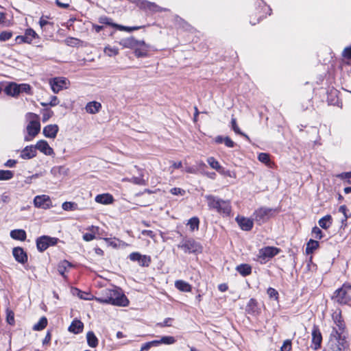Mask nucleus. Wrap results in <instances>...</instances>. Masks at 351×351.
<instances>
[{"label":"nucleus","mask_w":351,"mask_h":351,"mask_svg":"<svg viewBox=\"0 0 351 351\" xmlns=\"http://www.w3.org/2000/svg\"><path fill=\"white\" fill-rule=\"evenodd\" d=\"M96 300L101 304H110L119 306H127L129 300L120 289H108L106 295L97 298Z\"/></svg>","instance_id":"nucleus-1"},{"label":"nucleus","mask_w":351,"mask_h":351,"mask_svg":"<svg viewBox=\"0 0 351 351\" xmlns=\"http://www.w3.org/2000/svg\"><path fill=\"white\" fill-rule=\"evenodd\" d=\"M121 45L125 48L133 49L136 58H146L148 56L149 45L146 44L144 40H137L132 36L123 39Z\"/></svg>","instance_id":"nucleus-2"},{"label":"nucleus","mask_w":351,"mask_h":351,"mask_svg":"<svg viewBox=\"0 0 351 351\" xmlns=\"http://www.w3.org/2000/svg\"><path fill=\"white\" fill-rule=\"evenodd\" d=\"M205 199L210 210H214L218 213L226 216L230 215L232 208L230 201L222 199L213 195H206Z\"/></svg>","instance_id":"nucleus-3"},{"label":"nucleus","mask_w":351,"mask_h":351,"mask_svg":"<svg viewBox=\"0 0 351 351\" xmlns=\"http://www.w3.org/2000/svg\"><path fill=\"white\" fill-rule=\"evenodd\" d=\"M26 117L29 121L26 128L27 135L25 136L24 139L25 141H31L40 132V123L39 117L36 114L29 112Z\"/></svg>","instance_id":"nucleus-4"},{"label":"nucleus","mask_w":351,"mask_h":351,"mask_svg":"<svg viewBox=\"0 0 351 351\" xmlns=\"http://www.w3.org/2000/svg\"><path fill=\"white\" fill-rule=\"evenodd\" d=\"M277 212L278 210L276 208L261 207L254 212L252 215L253 220L258 225H262L274 217Z\"/></svg>","instance_id":"nucleus-5"},{"label":"nucleus","mask_w":351,"mask_h":351,"mask_svg":"<svg viewBox=\"0 0 351 351\" xmlns=\"http://www.w3.org/2000/svg\"><path fill=\"white\" fill-rule=\"evenodd\" d=\"M178 247L182 249L185 253H198L202 252L201 245L196 242L193 239H184L178 245Z\"/></svg>","instance_id":"nucleus-6"},{"label":"nucleus","mask_w":351,"mask_h":351,"mask_svg":"<svg viewBox=\"0 0 351 351\" xmlns=\"http://www.w3.org/2000/svg\"><path fill=\"white\" fill-rule=\"evenodd\" d=\"M280 248L267 246L259 250L258 257L261 263H265L280 252Z\"/></svg>","instance_id":"nucleus-7"},{"label":"nucleus","mask_w":351,"mask_h":351,"mask_svg":"<svg viewBox=\"0 0 351 351\" xmlns=\"http://www.w3.org/2000/svg\"><path fill=\"white\" fill-rule=\"evenodd\" d=\"M351 289V285L343 284L341 288L337 289L332 296V299L337 303L346 304L350 301L347 289Z\"/></svg>","instance_id":"nucleus-8"},{"label":"nucleus","mask_w":351,"mask_h":351,"mask_svg":"<svg viewBox=\"0 0 351 351\" xmlns=\"http://www.w3.org/2000/svg\"><path fill=\"white\" fill-rule=\"evenodd\" d=\"M58 241V238L44 235L37 238L36 243L38 250L43 252L49 246L56 245Z\"/></svg>","instance_id":"nucleus-9"},{"label":"nucleus","mask_w":351,"mask_h":351,"mask_svg":"<svg viewBox=\"0 0 351 351\" xmlns=\"http://www.w3.org/2000/svg\"><path fill=\"white\" fill-rule=\"evenodd\" d=\"M335 332V339L334 341H330L328 351H344L348 346L347 341H346L345 337H342L337 330Z\"/></svg>","instance_id":"nucleus-10"},{"label":"nucleus","mask_w":351,"mask_h":351,"mask_svg":"<svg viewBox=\"0 0 351 351\" xmlns=\"http://www.w3.org/2000/svg\"><path fill=\"white\" fill-rule=\"evenodd\" d=\"M311 336V348L315 350H317L321 348L322 342V335L319 330V328L317 325L314 324L313 326Z\"/></svg>","instance_id":"nucleus-11"},{"label":"nucleus","mask_w":351,"mask_h":351,"mask_svg":"<svg viewBox=\"0 0 351 351\" xmlns=\"http://www.w3.org/2000/svg\"><path fill=\"white\" fill-rule=\"evenodd\" d=\"M129 258L132 261L138 262L141 267H148L151 263L149 256L142 255L139 252H132L129 255Z\"/></svg>","instance_id":"nucleus-12"},{"label":"nucleus","mask_w":351,"mask_h":351,"mask_svg":"<svg viewBox=\"0 0 351 351\" xmlns=\"http://www.w3.org/2000/svg\"><path fill=\"white\" fill-rule=\"evenodd\" d=\"M34 204L37 208L47 209L51 206V201L48 195H37L34 199Z\"/></svg>","instance_id":"nucleus-13"},{"label":"nucleus","mask_w":351,"mask_h":351,"mask_svg":"<svg viewBox=\"0 0 351 351\" xmlns=\"http://www.w3.org/2000/svg\"><path fill=\"white\" fill-rule=\"evenodd\" d=\"M52 90L55 93H58L62 88H66L67 85V80L62 77H55L50 82Z\"/></svg>","instance_id":"nucleus-14"},{"label":"nucleus","mask_w":351,"mask_h":351,"mask_svg":"<svg viewBox=\"0 0 351 351\" xmlns=\"http://www.w3.org/2000/svg\"><path fill=\"white\" fill-rule=\"evenodd\" d=\"M36 150H39L40 152L46 156H53V149L49 146L48 143L45 140L38 141L34 145Z\"/></svg>","instance_id":"nucleus-15"},{"label":"nucleus","mask_w":351,"mask_h":351,"mask_svg":"<svg viewBox=\"0 0 351 351\" xmlns=\"http://www.w3.org/2000/svg\"><path fill=\"white\" fill-rule=\"evenodd\" d=\"M12 255L15 260L22 264L27 262V255L22 247H16L12 250Z\"/></svg>","instance_id":"nucleus-16"},{"label":"nucleus","mask_w":351,"mask_h":351,"mask_svg":"<svg viewBox=\"0 0 351 351\" xmlns=\"http://www.w3.org/2000/svg\"><path fill=\"white\" fill-rule=\"evenodd\" d=\"M236 221L238 223L240 228L245 231H250L253 228V219H248L244 217H237Z\"/></svg>","instance_id":"nucleus-17"},{"label":"nucleus","mask_w":351,"mask_h":351,"mask_svg":"<svg viewBox=\"0 0 351 351\" xmlns=\"http://www.w3.org/2000/svg\"><path fill=\"white\" fill-rule=\"evenodd\" d=\"M36 154L34 145H27L21 151L20 157L24 160H29L34 158Z\"/></svg>","instance_id":"nucleus-18"},{"label":"nucleus","mask_w":351,"mask_h":351,"mask_svg":"<svg viewBox=\"0 0 351 351\" xmlns=\"http://www.w3.org/2000/svg\"><path fill=\"white\" fill-rule=\"evenodd\" d=\"M58 126L56 124H51L45 126L43 128V134L47 138H54L58 132Z\"/></svg>","instance_id":"nucleus-19"},{"label":"nucleus","mask_w":351,"mask_h":351,"mask_svg":"<svg viewBox=\"0 0 351 351\" xmlns=\"http://www.w3.org/2000/svg\"><path fill=\"white\" fill-rule=\"evenodd\" d=\"M95 202L101 204H110L114 201V198L112 195L109 193H103L97 195L95 199Z\"/></svg>","instance_id":"nucleus-20"},{"label":"nucleus","mask_w":351,"mask_h":351,"mask_svg":"<svg viewBox=\"0 0 351 351\" xmlns=\"http://www.w3.org/2000/svg\"><path fill=\"white\" fill-rule=\"evenodd\" d=\"M4 92L7 95L12 97H16L20 94L18 84L14 82L7 85L4 89Z\"/></svg>","instance_id":"nucleus-21"},{"label":"nucleus","mask_w":351,"mask_h":351,"mask_svg":"<svg viewBox=\"0 0 351 351\" xmlns=\"http://www.w3.org/2000/svg\"><path fill=\"white\" fill-rule=\"evenodd\" d=\"M84 324L78 319H75L69 327V330L74 334H79L82 332Z\"/></svg>","instance_id":"nucleus-22"},{"label":"nucleus","mask_w":351,"mask_h":351,"mask_svg":"<svg viewBox=\"0 0 351 351\" xmlns=\"http://www.w3.org/2000/svg\"><path fill=\"white\" fill-rule=\"evenodd\" d=\"M101 108V104L95 101L88 102L85 107L86 112L90 114H95L98 112Z\"/></svg>","instance_id":"nucleus-23"},{"label":"nucleus","mask_w":351,"mask_h":351,"mask_svg":"<svg viewBox=\"0 0 351 351\" xmlns=\"http://www.w3.org/2000/svg\"><path fill=\"white\" fill-rule=\"evenodd\" d=\"M10 237L15 240L25 241L26 239V232L22 229H16L10 232Z\"/></svg>","instance_id":"nucleus-24"},{"label":"nucleus","mask_w":351,"mask_h":351,"mask_svg":"<svg viewBox=\"0 0 351 351\" xmlns=\"http://www.w3.org/2000/svg\"><path fill=\"white\" fill-rule=\"evenodd\" d=\"M318 223L322 228L327 230L332 223V218L330 215H326L319 220Z\"/></svg>","instance_id":"nucleus-25"},{"label":"nucleus","mask_w":351,"mask_h":351,"mask_svg":"<svg viewBox=\"0 0 351 351\" xmlns=\"http://www.w3.org/2000/svg\"><path fill=\"white\" fill-rule=\"evenodd\" d=\"M245 310L250 314L258 313V307L257 301L254 298H251L246 306Z\"/></svg>","instance_id":"nucleus-26"},{"label":"nucleus","mask_w":351,"mask_h":351,"mask_svg":"<svg viewBox=\"0 0 351 351\" xmlns=\"http://www.w3.org/2000/svg\"><path fill=\"white\" fill-rule=\"evenodd\" d=\"M175 287L178 290L183 292H191L192 289V287L190 284L182 280H176L175 282Z\"/></svg>","instance_id":"nucleus-27"},{"label":"nucleus","mask_w":351,"mask_h":351,"mask_svg":"<svg viewBox=\"0 0 351 351\" xmlns=\"http://www.w3.org/2000/svg\"><path fill=\"white\" fill-rule=\"evenodd\" d=\"M236 270L242 276H247L252 273V267L248 264H241L236 267Z\"/></svg>","instance_id":"nucleus-28"},{"label":"nucleus","mask_w":351,"mask_h":351,"mask_svg":"<svg viewBox=\"0 0 351 351\" xmlns=\"http://www.w3.org/2000/svg\"><path fill=\"white\" fill-rule=\"evenodd\" d=\"M176 342V339L173 336H162L160 339H156L157 346L160 344L172 345Z\"/></svg>","instance_id":"nucleus-29"},{"label":"nucleus","mask_w":351,"mask_h":351,"mask_svg":"<svg viewBox=\"0 0 351 351\" xmlns=\"http://www.w3.org/2000/svg\"><path fill=\"white\" fill-rule=\"evenodd\" d=\"M87 343L90 348H96L98 345V339L93 331L86 334Z\"/></svg>","instance_id":"nucleus-30"},{"label":"nucleus","mask_w":351,"mask_h":351,"mask_svg":"<svg viewBox=\"0 0 351 351\" xmlns=\"http://www.w3.org/2000/svg\"><path fill=\"white\" fill-rule=\"evenodd\" d=\"M105 24L109 25H112L115 27V28L117 29H119L121 31H126L128 32H131L134 30H137V29H141L143 27V26H132V27L124 26V25H119L118 23H105Z\"/></svg>","instance_id":"nucleus-31"},{"label":"nucleus","mask_w":351,"mask_h":351,"mask_svg":"<svg viewBox=\"0 0 351 351\" xmlns=\"http://www.w3.org/2000/svg\"><path fill=\"white\" fill-rule=\"evenodd\" d=\"M47 325V319L45 317H42L38 323L34 325L33 330L39 331L43 330Z\"/></svg>","instance_id":"nucleus-32"},{"label":"nucleus","mask_w":351,"mask_h":351,"mask_svg":"<svg viewBox=\"0 0 351 351\" xmlns=\"http://www.w3.org/2000/svg\"><path fill=\"white\" fill-rule=\"evenodd\" d=\"M231 128L236 134L245 136L247 139H249L248 136L241 132V130H240L237 125V119L234 117H233V116L232 117L231 119Z\"/></svg>","instance_id":"nucleus-33"},{"label":"nucleus","mask_w":351,"mask_h":351,"mask_svg":"<svg viewBox=\"0 0 351 351\" xmlns=\"http://www.w3.org/2000/svg\"><path fill=\"white\" fill-rule=\"evenodd\" d=\"M319 247V242L313 239H310V241L307 243L306 247V254H312L315 250H316Z\"/></svg>","instance_id":"nucleus-34"},{"label":"nucleus","mask_w":351,"mask_h":351,"mask_svg":"<svg viewBox=\"0 0 351 351\" xmlns=\"http://www.w3.org/2000/svg\"><path fill=\"white\" fill-rule=\"evenodd\" d=\"M140 8L152 11L158 10V6L155 3L145 0H143L141 2Z\"/></svg>","instance_id":"nucleus-35"},{"label":"nucleus","mask_w":351,"mask_h":351,"mask_svg":"<svg viewBox=\"0 0 351 351\" xmlns=\"http://www.w3.org/2000/svg\"><path fill=\"white\" fill-rule=\"evenodd\" d=\"M207 162L210 166L211 168L215 169L216 171L220 172L221 169V166L219 163V162L213 157H208L207 158Z\"/></svg>","instance_id":"nucleus-36"},{"label":"nucleus","mask_w":351,"mask_h":351,"mask_svg":"<svg viewBox=\"0 0 351 351\" xmlns=\"http://www.w3.org/2000/svg\"><path fill=\"white\" fill-rule=\"evenodd\" d=\"M71 266V265L69 262L67 261H64L58 265V271L61 276L65 277L64 273L66 270V268L70 267Z\"/></svg>","instance_id":"nucleus-37"},{"label":"nucleus","mask_w":351,"mask_h":351,"mask_svg":"<svg viewBox=\"0 0 351 351\" xmlns=\"http://www.w3.org/2000/svg\"><path fill=\"white\" fill-rule=\"evenodd\" d=\"M14 176V173L10 170H0V180H9Z\"/></svg>","instance_id":"nucleus-38"},{"label":"nucleus","mask_w":351,"mask_h":351,"mask_svg":"<svg viewBox=\"0 0 351 351\" xmlns=\"http://www.w3.org/2000/svg\"><path fill=\"white\" fill-rule=\"evenodd\" d=\"M187 224L190 226L191 230L194 231L195 230H198L199 220L197 217H194L189 220Z\"/></svg>","instance_id":"nucleus-39"},{"label":"nucleus","mask_w":351,"mask_h":351,"mask_svg":"<svg viewBox=\"0 0 351 351\" xmlns=\"http://www.w3.org/2000/svg\"><path fill=\"white\" fill-rule=\"evenodd\" d=\"M62 208L64 210H75L77 208V204L75 202H65L62 204Z\"/></svg>","instance_id":"nucleus-40"},{"label":"nucleus","mask_w":351,"mask_h":351,"mask_svg":"<svg viewBox=\"0 0 351 351\" xmlns=\"http://www.w3.org/2000/svg\"><path fill=\"white\" fill-rule=\"evenodd\" d=\"M24 35L25 36L28 37V44H30L34 38L38 37V34L36 33V32L30 28L26 29Z\"/></svg>","instance_id":"nucleus-41"},{"label":"nucleus","mask_w":351,"mask_h":351,"mask_svg":"<svg viewBox=\"0 0 351 351\" xmlns=\"http://www.w3.org/2000/svg\"><path fill=\"white\" fill-rule=\"evenodd\" d=\"M339 212L341 213L343 215V219H341V223L343 224L348 220V219L350 217V214H348V208L346 205H342L339 208Z\"/></svg>","instance_id":"nucleus-42"},{"label":"nucleus","mask_w":351,"mask_h":351,"mask_svg":"<svg viewBox=\"0 0 351 351\" xmlns=\"http://www.w3.org/2000/svg\"><path fill=\"white\" fill-rule=\"evenodd\" d=\"M104 53L110 56H117L119 53V49L117 47H111L110 46L106 47L104 48Z\"/></svg>","instance_id":"nucleus-43"},{"label":"nucleus","mask_w":351,"mask_h":351,"mask_svg":"<svg viewBox=\"0 0 351 351\" xmlns=\"http://www.w3.org/2000/svg\"><path fill=\"white\" fill-rule=\"evenodd\" d=\"M42 114V121L43 122H46L53 115V112L49 109H45L43 110Z\"/></svg>","instance_id":"nucleus-44"},{"label":"nucleus","mask_w":351,"mask_h":351,"mask_svg":"<svg viewBox=\"0 0 351 351\" xmlns=\"http://www.w3.org/2000/svg\"><path fill=\"white\" fill-rule=\"evenodd\" d=\"M65 41L66 45L71 47H77L81 43L80 40L75 38H68Z\"/></svg>","instance_id":"nucleus-45"},{"label":"nucleus","mask_w":351,"mask_h":351,"mask_svg":"<svg viewBox=\"0 0 351 351\" xmlns=\"http://www.w3.org/2000/svg\"><path fill=\"white\" fill-rule=\"evenodd\" d=\"M153 346H157V343H156V340L143 343L141 346L140 351H147Z\"/></svg>","instance_id":"nucleus-46"},{"label":"nucleus","mask_w":351,"mask_h":351,"mask_svg":"<svg viewBox=\"0 0 351 351\" xmlns=\"http://www.w3.org/2000/svg\"><path fill=\"white\" fill-rule=\"evenodd\" d=\"M332 319H333L334 322H335V324H337V326H339V329L342 328L343 322L341 320L340 313H335L332 315Z\"/></svg>","instance_id":"nucleus-47"},{"label":"nucleus","mask_w":351,"mask_h":351,"mask_svg":"<svg viewBox=\"0 0 351 351\" xmlns=\"http://www.w3.org/2000/svg\"><path fill=\"white\" fill-rule=\"evenodd\" d=\"M6 314H7V316H6L7 322L10 325H14L15 322H14V314L13 311L8 309L6 311Z\"/></svg>","instance_id":"nucleus-48"},{"label":"nucleus","mask_w":351,"mask_h":351,"mask_svg":"<svg viewBox=\"0 0 351 351\" xmlns=\"http://www.w3.org/2000/svg\"><path fill=\"white\" fill-rule=\"evenodd\" d=\"M312 234L315 239H321L323 237L322 231L317 226H315L312 229Z\"/></svg>","instance_id":"nucleus-49"},{"label":"nucleus","mask_w":351,"mask_h":351,"mask_svg":"<svg viewBox=\"0 0 351 351\" xmlns=\"http://www.w3.org/2000/svg\"><path fill=\"white\" fill-rule=\"evenodd\" d=\"M18 86H19V90L20 93H29L30 90H31V86L29 84H18Z\"/></svg>","instance_id":"nucleus-50"},{"label":"nucleus","mask_w":351,"mask_h":351,"mask_svg":"<svg viewBox=\"0 0 351 351\" xmlns=\"http://www.w3.org/2000/svg\"><path fill=\"white\" fill-rule=\"evenodd\" d=\"M342 57L347 60H351V45L346 47L342 51Z\"/></svg>","instance_id":"nucleus-51"},{"label":"nucleus","mask_w":351,"mask_h":351,"mask_svg":"<svg viewBox=\"0 0 351 351\" xmlns=\"http://www.w3.org/2000/svg\"><path fill=\"white\" fill-rule=\"evenodd\" d=\"M12 36L11 32L4 31L0 33V40L6 41L8 40Z\"/></svg>","instance_id":"nucleus-52"},{"label":"nucleus","mask_w":351,"mask_h":351,"mask_svg":"<svg viewBox=\"0 0 351 351\" xmlns=\"http://www.w3.org/2000/svg\"><path fill=\"white\" fill-rule=\"evenodd\" d=\"M291 342L290 340H285L283 342L282 346L280 348L281 351H291Z\"/></svg>","instance_id":"nucleus-53"},{"label":"nucleus","mask_w":351,"mask_h":351,"mask_svg":"<svg viewBox=\"0 0 351 351\" xmlns=\"http://www.w3.org/2000/svg\"><path fill=\"white\" fill-rule=\"evenodd\" d=\"M258 158L261 162L265 163V164H267V162H269V154H267L266 153L259 154Z\"/></svg>","instance_id":"nucleus-54"},{"label":"nucleus","mask_w":351,"mask_h":351,"mask_svg":"<svg viewBox=\"0 0 351 351\" xmlns=\"http://www.w3.org/2000/svg\"><path fill=\"white\" fill-rule=\"evenodd\" d=\"M267 294H268V295L269 296L270 298L278 299V291L275 289L269 287L267 289Z\"/></svg>","instance_id":"nucleus-55"},{"label":"nucleus","mask_w":351,"mask_h":351,"mask_svg":"<svg viewBox=\"0 0 351 351\" xmlns=\"http://www.w3.org/2000/svg\"><path fill=\"white\" fill-rule=\"evenodd\" d=\"M15 40L17 44L29 43L28 37L25 35L17 36Z\"/></svg>","instance_id":"nucleus-56"},{"label":"nucleus","mask_w":351,"mask_h":351,"mask_svg":"<svg viewBox=\"0 0 351 351\" xmlns=\"http://www.w3.org/2000/svg\"><path fill=\"white\" fill-rule=\"evenodd\" d=\"M170 192L173 195H183L185 193L183 189H182L180 188H177V187L172 188L170 190Z\"/></svg>","instance_id":"nucleus-57"},{"label":"nucleus","mask_w":351,"mask_h":351,"mask_svg":"<svg viewBox=\"0 0 351 351\" xmlns=\"http://www.w3.org/2000/svg\"><path fill=\"white\" fill-rule=\"evenodd\" d=\"M223 143L228 147H234L235 145L234 142L228 136L224 137Z\"/></svg>","instance_id":"nucleus-58"},{"label":"nucleus","mask_w":351,"mask_h":351,"mask_svg":"<svg viewBox=\"0 0 351 351\" xmlns=\"http://www.w3.org/2000/svg\"><path fill=\"white\" fill-rule=\"evenodd\" d=\"M172 319L170 317L166 318L162 323L158 324L160 327L170 326Z\"/></svg>","instance_id":"nucleus-59"},{"label":"nucleus","mask_w":351,"mask_h":351,"mask_svg":"<svg viewBox=\"0 0 351 351\" xmlns=\"http://www.w3.org/2000/svg\"><path fill=\"white\" fill-rule=\"evenodd\" d=\"M95 238V234H93L92 233H85L83 235V239L86 241H90L93 240Z\"/></svg>","instance_id":"nucleus-60"},{"label":"nucleus","mask_w":351,"mask_h":351,"mask_svg":"<svg viewBox=\"0 0 351 351\" xmlns=\"http://www.w3.org/2000/svg\"><path fill=\"white\" fill-rule=\"evenodd\" d=\"M141 234L143 235L148 236V237H149L152 239H154L155 237V236H156V234H154V232L153 231L148 230H142Z\"/></svg>","instance_id":"nucleus-61"},{"label":"nucleus","mask_w":351,"mask_h":351,"mask_svg":"<svg viewBox=\"0 0 351 351\" xmlns=\"http://www.w3.org/2000/svg\"><path fill=\"white\" fill-rule=\"evenodd\" d=\"M337 177L341 179H350L351 178V171L340 173L337 175Z\"/></svg>","instance_id":"nucleus-62"},{"label":"nucleus","mask_w":351,"mask_h":351,"mask_svg":"<svg viewBox=\"0 0 351 351\" xmlns=\"http://www.w3.org/2000/svg\"><path fill=\"white\" fill-rule=\"evenodd\" d=\"M51 332L49 331H48L45 335V337L44 338V339L43 341V345L49 344L51 341Z\"/></svg>","instance_id":"nucleus-63"},{"label":"nucleus","mask_w":351,"mask_h":351,"mask_svg":"<svg viewBox=\"0 0 351 351\" xmlns=\"http://www.w3.org/2000/svg\"><path fill=\"white\" fill-rule=\"evenodd\" d=\"M17 163V161L15 160L10 159L8 160L5 164L4 166L7 167H14L16 164Z\"/></svg>","instance_id":"nucleus-64"}]
</instances>
